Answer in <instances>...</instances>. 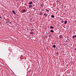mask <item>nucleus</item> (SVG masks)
<instances>
[{
	"instance_id": "f257e3e1",
	"label": "nucleus",
	"mask_w": 76,
	"mask_h": 76,
	"mask_svg": "<svg viewBox=\"0 0 76 76\" xmlns=\"http://www.w3.org/2000/svg\"><path fill=\"white\" fill-rule=\"evenodd\" d=\"M12 12L13 13V14H14L15 15H16V12L14 10H13L12 11Z\"/></svg>"
},
{
	"instance_id": "f03ea898",
	"label": "nucleus",
	"mask_w": 76,
	"mask_h": 76,
	"mask_svg": "<svg viewBox=\"0 0 76 76\" xmlns=\"http://www.w3.org/2000/svg\"><path fill=\"white\" fill-rule=\"evenodd\" d=\"M72 38L73 39H74V38H76V35H73L72 36Z\"/></svg>"
},
{
	"instance_id": "7ed1b4c3",
	"label": "nucleus",
	"mask_w": 76,
	"mask_h": 76,
	"mask_svg": "<svg viewBox=\"0 0 76 76\" xmlns=\"http://www.w3.org/2000/svg\"><path fill=\"white\" fill-rule=\"evenodd\" d=\"M44 15L45 16V17H47V14L46 13H45L44 14Z\"/></svg>"
},
{
	"instance_id": "20e7f679",
	"label": "nucleus",
	"mask_w": 76,
	"mask_h": 76,
	"mask_svg": "<svg viewBox=\"0 0 76 76\" xmlns=\"http://www.w3.org/2000/svg\"><path fill=\"white\" fill-rule=\"evenodd\" d=\"M26 12V10L25 9L23 10L22 11V12H23V13H24V12Z\"/></svg>"
},
{
	"instance_id": "39448f33",
	"label": "nucleus",
	"mask_w": 76,
	"mask_h": 76,
	"mask_svg": "<svg viewBox=\"0 0 76 76\" xmlns=\"http://www.w3.org/2000/svg\"><path fill=\"white\" fill-rule=\"evenodd\" d=\"M60 38H62V37H63V36L62 35H60L59 36Z\"/></svg>"
},
{
	"instance_id": "423d86ee",
	"label": "nucleus",
	"mask_w": 76,
	"mask_h": 76,
	"mask_svg": "<svg viewBox=\"0 0 76 76\" xmlns=\"http://www.w3.org/2000/svg\"><path fill=\"white\" fill-rule=\"evenodd\" d=\"M29 8H30L31 7H32V5H30L28 6Z\"/></svg>"
},
{
	"instance_id": "0eeeda50",
	"label": "nucleus",
	"mask_w": 76,
	"mask_h": 76,
	"mask_svg": "<svg viewBox=\"0 0 76 76\" xmlns=\"http://www.w3.org/2000/svg\"><path fill=\"white\" fill-rule=\"evenodd\" d=\"M29 4L31 5L32 4V1H31L28 3Z\"/></svg>"
},
{
	"instance_id": "6e6552de",
	"label": "nucleus",
	"mask_w": 76,
	"mask_h": 76,
	"mask_svg": "<svg viewBox=\"0 0 76 76\" xmlns=\"http://www.w3.org/2000/svg\"><path fill=\"white\" fill-rule=\"evenodd\" d=\"M40 15H42V12H40L39 13Z\"/></svg>"
},
{
	"instance_id": "1a4fd4ad",
	"label": "nucleus",
	"mask_w": 76,
	"mask_h": 76,
	"mask_svg": "<svg viewBox=\"0 0 76 76\" xmlns=\"http://www.w3.org/2000/svg\"><path fill=\"white\" fill-rule=\"evenodd\" d=\"M50 28L51 29H54V27H53V26H50Z\"/></svg>"
},
{
	"instance_id": "9d476101",
	"label": "nucleus",
	"mask_w": 76,
	"mask_h": 76,
	"mask_svg": "<svg viewBox=\"0 0 76 76\" xmlns=\"http://www.w3.org/2000/svg\"><path fill=\"white\" fill-rule=\"evenodd\" d=\"M67 23V21H65L64 23V24H66Z\"/></svg>"
},
{
	"instance_id": "9b49d317",
	"label": "nucleus",
	"mask_w": 76,
	"mask_h": 76,
	"mask_svg": "<svg viewBox=\"0 0 76 76\" xmlns=\"http://www.w3.org/2000/svg\"><path fill=\"white\" fill-rule=\"evenodd\" d=\"M50 32H52V33H53L54 32V31L53 30H50Z\"/></svg>"
},
{
	"instance_id": "f8f14e48",
	"label": "nucleus",
	"mask_w": 76,
	"mask_h": 76,
	"mask_svg": "<svg viewBox=\"0 0 76 76\" xmlns=\"http://www.w3.org/2000/svg\"><path fill=\"white\" fill-rule=\"evenodd\" d=\"M43 5H44V4H41L40 6L41 7H43Z\"/></svg>"
},
{
	"instance_id": "ddd939ff",
	"label": "nucleus",
	"mask_w": 76,
	"mask_h": 76,
	"mask_svg": "<svg viewBox=\"0 0 76 76\" xmlns=\"http://www.w3.org/2000/svg\"><path fill=\"white\" fill-rule=\"evenodd\" d=\"M30 34H31V35H32V34H34V32H31L30 33Z\"/></svg>"
},
{
	"instance_id": "4468645a",
	"label": "nucleus",
	"mask_w": 76,
	"mask_h": 76,
	"mask_svg": "<svg viewBox=\"0 0 76 76\" xmlns=\"http://www.w3.org/2000/svg\"><path fill=\"white\" fill-rule=\"evenodd\" d=\"M51 17L53 18H54V16L53 15H52L51 16Z\"/></svg>"
},
{
	"instance_id": "2eb2a0df",
	"label": "nucleus",
	"mask_w": 76,
	"mask_h": 76,
	"mask_svg": "<svg viewBox=\"0 0 76 76\" xmlns=\"http://www.w3.org/2000/svg\"><path fill=\"white\" fill-rule=\"evenodd\" d=\"M53 48H56V45H53Z\"/></svg>"
},
{
	"instance_id": "dca6fc26",
	"label": "nucleus",
	"mask_w": 76,
	"mask_h": 76,
	"mask_svg": "<svg viewBox=\"0 0 76 76\" xmlns=\"http://www.w3.org/2000/svg\"><path fill=\"white\" fill-rule=\"evenodd\" d=\"M31 32H32V31H34V29H31Z\"/></svg>"
},
{
	"instance_id": "f3484780",
	"label": "nucleus",
	"mask_w": 76,
	"mask_h": 76,
	"mask_svg": "<svg viewBox=\"0 0 76 76\" xmlns=\"http://www.w3.org/2000/svg\"><path fill=\"white\" fill-rule=\"evenodd\" d=\"M46 10L47 11V12H49V10H48V9H46Z\"/></svg>"
},
{
	"instance_id": "a211bd4d",
	"label": "nucleus",
	"mask_w": 76,
	"mask_h": 76,
	"mask_svg": "<svg viewBox=\"0 0 76 76\" xmlns=\"http://www.w3.org/2000/svg\"><path fill=\"white\" fill-rule=\"evenodd\" d=\"M33 9H34V10H35H35H36V8H33Z\"/></svg>"
},
{
	"instance_id": "6ab92c4d",
	"label": "nucleus",
	"mask_w": 76,
	"mask_h": 76,
	"mask_svg": "<svg viewBox=\"0 0 76 76\" xmlns=\"http://www.w3.org/2000/svg\"><path fill=\"white\" fill-rule=\"evenodd\" d=\"M51 35H50V34H49V37H51Z\"/></svg>"
},
{
	"instance_id": "aec40b11",
	"label": "nucleus",
	"mask_w": 76,
	"mask_h": 76,
	"mask_svg": "<svg viewBox=\"0 0 76 76\" xmlns=\"http://www.w3.org/2000/svg\"><path fill=\"white\" fill-rule=\"evenodd\" d=\"M67 39V40H68V41H70V39H69L68 38Z\"/></svg>"
},
{
	"instance_id": "412c9836",
	"label": "nucleus",
	"mask_w": 76,
	"mask_h": 76,
	"mask_svg": "<svg viewBox=\"0 0 76 76\" xmlns=\"http://www.w3.org/2000/svg\"><path fill=\"white\" fill-rule=\"evenodd\" d=\"M44 10H42V11H44Z\"/></svg>"
},
{
	"instance_id": "4be33fe9",
	"label": "nucleus",
	"mask_w": 76,
	"mask_h": 76,
	"mask_svg": "<svg viewBox=\"0 0 76 76\" xmlns=\"http://www.w3.org/2000/svg\"><path fill=\"white\" fill-rule=\"evenodd\" d=\"M0 19H2L1 18V17H0Z\"/></svg>"
},
{
	"instance_id": "5701e85b",
	"label": "nucleus",
	"mask_w": 76,
	"mask_h": 76,
	"mask_svg": "<svg viewBox=\"0 0 76 76\" xmlns=\"http://www.w3.org/2000/svg\"><path fill=\"white\" fill-rule=\"evenodd\" d=\"M32 19L31 18V19H30V20H32Z\"/></svg>"
},
{
	"instance_id": "b1692460",
	"label": "nucleus",
	"mask_w": 76,
	"mask_h": 76,
	"mask_svg": "<svg viewBox=\"0 0 76 76\" xmlns=\"http://www.w3.org/2000/svg\"><path fill=\"white\" fill-rule=\"evenodd\" d=\"M62 23H63V21H62Z\"/></svg>"
},
{
	"instance_id": "393cba45",
	"label": "nucleus",
	"mask_w": 76,
	"mask_h": 76,
	"mask_svg": "<svg viewBox=\"0 0 76 76\" xmlns=\"http://www.w3.org/2000/svg\"><path fill=\"white\" fill-rule=\"evenodd\" d=\"M64 28H66V27H64Z\"/></svg>"
},
{
	"instance_id": "a878e982",
	"label": "nucleus",
	"mask_w": 76,
	"mask_h": 76,
	"mask_svg": "<svg viewBox=\"0 0 76 76\" xmlns=\"http://www.w3.org/2000/svg\"><path fill=\"white\" fill-rule=\"evenodd\" d=\"M66 42H67L68 41H67V40H66Z\"/></svg>"
},
{
	"instance_id": "bb28decb",
	"label": "nucleus",
	"mask_w": 76,
	"mask_h": 76,
	"mask_svg": "<svg viewBox=\"0 0 76 76\" xmlns=\"http://www.w3.org/2000/svg\"><path fill=\"white\" fill-rule=\"evenodd\" d=\"M10 23L11 24V23H12L11 22H10Z\"/></svg>"
},
{
	"instance_id": "cd10ccee",
	"label": "nucleus",
	"mask_w": 76,
	"mask_h": 76,
	"mask_svg": "<svg viewBox=\"0 0 76 76\" xmlns=\"http://www.w3.org/2000/svg\"><path fill=\"white\" fill-rule=\"evenodd\" d=\"M39 10H40V9H39Z\"/></svg>"
},
{
	"instance_id": "c85d7f7f",
	"label": "nucleus",
	"mask_w": 76,
	"mask_h": 76,
	"mask_svg": "<svg viewBox=\"0 0 76 76\" xmlns=\"http://www.w3.org/2000/svg\"><path fill=\"white\" fill-rule=\"evenodd\" d=\"M71 45L72 46V44H71Z\"/></svg>"
},
{
	"instance_id": "c756f323",
	"label": "nucleus",
	"mask_w": 76,
	"mask_h": 76,
	"mask_svg": "<svg viewBox=\"0 0 76 76\" xmlns=\"http://www.w3.org/2000/svg\"><path fill=\"white\" fill-rule=\"evenodd\" d=\"M75 50H76V49H75Z\"/></svg>"
},
{
	"instance_id": "7c9ffc66",
	"label": "nucleus",
	"mask_w": 76,
	"mask_h": 76,
	"mask_svg": "<svg viewBox=\"0 0 76 76\" xmlns=\"http://www.w3.org/2000/svg\"><path fill=\"white\" fill-rule=\"evenodd\" d=\"M28 28L27 29V30H28Z\"/></svg>"
},
{
	"instance_id": "2f4dec72",
	"label": "nucleus",
	"mask_w": 76,
	"mask_h": 76,
	"mask_svg": "<svg viewBox=\"0 0 76 76\" xmlns=\"http://www.w3.org/2000/svg\"><path fill=\"white\" fill-rule=\"evenodd\" d=\"M75 54H76V52H75Z\"/></svg>"
},
{
	"instance_id": "473e14b6",
	"label": "nucleus",
	"mask_w": 76,
	"mask_h": 76,
	"mask_svg": "<svg viewBox=\"0 0 76 76\" xmlns=\"http://www.w3.org/2000/svg\"><path fill=\"white\" fill-rule=\"evenodd\" d=\"M6 22V23H7V22Z\"/></svg>"
},
{
	"instance_id": "72a5a7b5",
	"label": "nucleus",
	"mask_w": 76,
	"mask_h": 76,
	"mask_svg": "<svg viewBox=\"0 0 76 76\" xmlns=\"http://www.w3.org/2000/svg\"><path fill=\"white\" fill-rule=\"evenodd\" d=\"M8 22L9 23V21Z\"/></svg>"
},
{
	"instance_id": "f704fd0d",
	"label": "nucleus",
	"mask_w": 76,
	"mask_h": 76,
	"mask_svg": "<svg viewBox=\"0 0 76 76\" xmlns=\"http://www.w3.org/2000/svg\"><path fill=\"white\" fill-rule=\"evenodd\" d=\"M37 1H38V0Z\"/></svg>"
}]
</instances>
